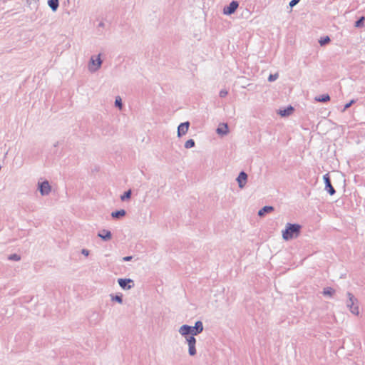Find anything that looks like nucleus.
<instances>
[{
  "mask_svg": "<svg viewBox=\"0 0 365 365\" xmlns=\"http://www.w3.org/2000/svg\"><path fill=\"white\" fill-rule=\"evenodd\" d=\"M110 297L111 301L114 302V294H110Z\"/></svg>",
  "mask_w": 365,
  "mask_h": 365,
  "instance_id": "72a5a7b5",
  "label": "nucleus"
},
{
  "mask_svg": "<svg viewBox=\"0 0 365 365\" xmlns=\"http://www.w3.org/2000/svg\"><path fill=\"white\" fill-rule=\"evenodd\" d=\"M190 123L189 122H185L182 123L179 125L178 128V136L180 138L181 136L185 135L189 129Z\"/></svg>",
  "mask_w": 365,
  "mask_h": 365,
  "instance_id": "1a4fd4ad",
  "label": "nucleus"
},
{
  "mask_svg": "<svg viewBox=\"0 0 365 365\" xmlns=\"http://www.w3.org/2000/svg\"><path fill=\"white\" fill-rule=\"evenodd\" d=\"M110 216L112 217V218H113V219H114V216H115L114 211H113V212L110 213Z\"/></svg>",
  "mask_w": 365,
  "mask_h": 365,
  "instance_id": "f704fd0d",
  "label": "nucleus"
},
{
  "mask_svg": "<svg viewBox=\"0 0 365 365\" xmlns=\"http://www.w3.org/2000/svg\"><path fill=\"white\" fill-rule=\"evenodd\" d=\"M118 283L123 290H130L135 286L134 281L131 279L120 278L118 279Z\"/></svg>",
  "mask_w": 365,
  "mask_h": 365,
  "instance_id": "423d86ee",
  "label": "nucleus"
},
{
  "mask_svg": "<svg viewBox=\"0 0 365 365\" xmlns=\"http://www.w3.org/2000/svg\"><path fill=\"white\" fill-rule=\"evenodd\" d=\"M115 302L121 304L123 302L122 296L121 295H115Z\"/></svg>",
  "mask_w": 365,
  "mask_h": 365,
  "instance_id": "7c9ffc66",
  "label": "nucleus"
},
{
  "mask_svg": "<svg viewBox=\"0 0 365 365\" xmlns=\"http://www.w3.org/2000/svg\"><path fill=\"white\" fill-rule=\"evenodd\" d=\"M195 145V141L192 140V139H190V140H187L185 143V148L186 149H190V148H193L194 146Z\"/></svg>",
  "mask_w": 365,
  "mask_h": 365,
  "instance_id": "412c9836",
  "label": "nucleus"
},
{
  "mask_svg": "<svg viewBox=\"0 0 365 365\" xmlns=\"http://www.w3.org/2000/svg\"><path fill=\"white\" fill-rule=\"evenodd\" d=\"M98 236L101 237L103 240L107 241L111 239L112 233L110 231L102 230L98 233Z\"/></svg>",
  "mask_w": 365,
  "mask_h": 365,
  "instance_id": "4468645a",
  "label": "nucleus"
},
{
  "mask_svg": "<svg viewBox=\"0 0 365 365\" xmlns=\"http://www.w3.org/2000/svg\"><path fill=\"white\" fill-rule=\"evenodd\" d=\"M130 195H131V190H129L126 191L123 195L120 196V199L123 201L129 200L130 197Z\"/></svg>",
  "mask_w": 365,
  "mask_h": 365,
  "instance_id": "4be33fe9",
  "label": "nucleus"
},
{
  "mask_svg": "<svg viewBox=\"0 0 365 365\" xmlns=\"http://www.w3.org/2000/svg\"><path fill=\"white\" fill-rule=\"evenodd\" d=\"M48 5L51 9L53 11H56L59 6V1L58 0H48Z\"/></svg>",
  "mask_w": 365,
  "mask_h": 365,
  "instance_id": "f3484780",
  "label": "nucleus"
},
{
  "mask_svg": "<svg viewBox=\"0 0 365 365\" xmlns=\"http://www.w3.org/2000/svg\"><path fill=\"white\" fill-rule=\"evenodd\" d=\"M335 294V290L331 287H326L323 290V294L326 297H332Z\"/></svg>",
  "mask_w": 365,
  "mask_h": 365,
  "instance_id": "a211bd4d",
  "label": "nucleus"
},
{
  "mask_svg": "<svg viewBox=\"0 0 365 365\" xmlns=\"http://www.w3.org/2000/svg\"><path fill=\"white\" fill-rule=\"evenodd\" d=\"M38 190L42 196H46L51 192V186L48 180L38 182Z\"/></svg>",
  "mask_w": 365,
  "mask_h": 365,
  "instance_id": "20e7f679",
  "label": "nucleus"
},
{
  "mask_svg": "<svg viewBox=\"0 0 365 365\" xmlns=\"http://www.w3.org/2000/svg\"><path fill=\"white\" fill-rule=\"evenodd\" d=\"M238 186L240 189H242L245 187V185L247 182V175L244 171H242L238 175L237 179H236Z\"/></svg>",
  "mask_w": 365,
  "mask_h": 365,
  "instance_id": "6e6552de",
  "label": "nucleus"
},
{
  "mask_svg": "<svg viewBox=\"0 0 365 365\" xmlns=\"http://www.w3.org/2000/svg\"><path fill=\"white\" fill-rule=\"evenodd\" d=\"M279 77L278 73L270 74L268 77V81L270 82L276 81Z\"/></svg>",
  "mask_w": 365,
  "mask_h": 365,
  "instance_id": "a878e982",
  "label": "nucleus"
},
{
  "mask_svg": "<svg viewBox=\"0 0 365 365\" xmlns=\"http://www.w3.org/2000/svg\"><path fill=\"white\" fill-rule=\"evenodd\" d=\"M273 210L274 207L272 206H264L258 211V215L259 217H263L266 213H269Z\"/></svg>",
  "mask_w": 365,
  "mask_h": 365,
  "instance_id": "dca6fc26",
  "label": "nucleus"
},
{
  "mask_svg": "<svg viewBox=\"0 0 365 365\" xmlns=\"http://www.w3.org/2000/svg\"><path fill=\"white\" fill-rule=\"evenodd\" d=\"M323 179H324V183H325V189L327 190V192L331 195H334L335 193V190L331 184V181H330L329 175L328 174L324 175L323 176Z\"/></svg>",
  "mask_w": 365,
  "mask_h": 365,
  "instance_id": "9b49d317",
  "label": "nucleus"
},
{
  "mask_svg": "<svg viewBox=\"0 0 365 365\" xmlns=\"http://www.w3.org/2000/svg\"><path fill=\"white\" fill-rule=\"evenodd\" d=\"M82 254L85 256H88L89 255V251L88 250H86V249H83L82 250Z\"/></svg>",
  "mask_w": 365,
  "mask_h": 365,
  "instance_id": "2f4dec72",
  "label": "nucleus"
},
{
  "mask_svg": "<svg viewBox=\"0 0 365 365\" xmlns=\"http://www.w3.org/2000/svg\"><path fill=\"white\" fill-rule=\"evenodd\" d=\"M8 259L13 261H19L21 259V257L17 254H12L9 256Z\"/></svg>",
  "mask_w": 365,
  "mask_h": 365,
  "instance_id": "5701e85b",
  "label": "nucleus"
},
{
  "mask_svg": "<svg viewBox=\"0 0 365 365\" xmlns=\"http://www.w3.org/2000/svg\"><path fill=\"white\" fill-rule=\"evenodd\" d=\"M314 100L318 102H327L330 100V97L328 94H323L319 96L315 97Z\"/></svg>",
  "mask_w": 365,
  "mask_h": 365,
  "instance_id": "6ab92c4d",
  "label": "nucleus"
},
{
  "mask_svg": "<svg viewBox=\"0 0 365 365\" xmlns=\"http://www.w3.org/2000/svg\"><path fill=\"white\" fill-rule=\"evenodd\" d=\"M239 6V3L237 1H232L229 5L223 8V14L230 16L233 14Z\"/></svg>",
  "mask_w": 365,
  "mask_h": 365,
  "instance_id": "0eeeda50",
  "label": "nucleus"
},
{
  "mask_svg": "<svg viewBox=\"0 0 365 365\" xmlns=\"http://www.w3.org/2000/svg\"><path fill=\"white\" fill-rule=\"evenodd\" d=\"M300 0H292L290 2H289V6L291 7H293L295 5H297L299 2Z\"/></svg>",
  "mask_w": 365,
  "mask_h": 365,
  "instance_id": "c756f323",
  "label": "nucleus"
},
{
  "mask_svg": "<svg viewBox=\"0 0 365 365\" xmlns=\"http://www.w3.org/2000/svg\"><path fill=\"white\" fill-rule=\"evenodd\" d=\"M294 108L292 106H288L284 109H279L277 113L282 117H287L293 113Z\"/></svg>",
  "mask_w": 365,
  "mask_h": 365,
  "instance_id": "2eb2a0df",
  "label": "nucleus"
},
{
  "mask_svg": "<svg viewBox=\"0 0 365 365\" xmlns=\"http://www.w3.org/2000/svg\"><path fill=\"white\" fill-rule=\"evenodd\" d=\"M186 342L188 345L189 355L191 356H194L197 353V350H196V347H195V344H196L195 338L192 336H187Z\"/></svg>",
  "mask_w": 365,
  "mask_h": 365,
  "instance_id": "39448f33",
  "label": "nucleus"
},
{
  "mask_svg": "<svg viewBox=\"0 0 365 365\" xmlns=\"http://www.w3.org/2000/svg\"><path fill=\"white\" fill-rule=\"evenodd\" d=\"M216 132L220 135H226L228 132V126L227 123H221L218 125Z\"/></svg>",
  "mask_w": 365,
  "mask_h": 365,
  "instance_id": "ddd939ff",
  "label": "nucleus"
},
{
  "mask_svg": "<svg viewBox=\"0 0 365 365\" xmlns=\"http://www.w3.org/2000/svg\"><path fill=\"white\" fill-rule=\"evenodd\" d=\"M301 225L299 224L287 223L285 229L282 231L283 240L289 241L298 237L300 234Z\"/></svg>",
  "mask_w": 365,
  "mask_h": 365,
  "instance_id": "f257e3e1",
  "label": "nucleus"
},
{
  "mask_svg": "<svg viewBox=\"0 0 365 365\" xmlns=\"http://www.w3.org/2000/svg\"><path fill=\"white\" fill-rule=\"evenodd\" d=\"M101 64L102 61L101 59L100 55H98L97 57L93 56H91L88 65V71L91 73H94L100 68Z\"/></svg>",
  "mask_w": 365,
  "mask_h": 365,
  "instance_id": "7ed1b4c3",
  "label": "nucleus"
},
{
  "mask_svg": "<svg viewBox=\"0 0 365 365\" xmlns=\"http://www.w3.org/2000/svg\"><path fill=\"white\" fill-rule=\"evenodd\" d=\"M203 331V324L200 321L195 322L194 327H191V336H194Z\"/></svg>",
  "mask_w": 365,
  "mask_h": 365,
  "instance_id": "9d476101",
  "label": "nucleus"
},
{
  "mask_svg": "<svg viewBox=\"0 0 365 365\" xmlns=\"http://www.w3.org/2000/svg\"><path fill=\"white\" fill-rule=\"evenodd\" d=\"M58 145V143H56V144H54V146L56 147Z\"/></svg>",
  "mask_w": 365,
  "mask_h": 365,
  "instance_id": "c9c22d12",
  "label": "nucleus"
},
{
  "mask_svg": "<svg viewBox=\"0 0 365 365\" xmlns=\"http://www.w3.org/2000/svg\"><path fill=\"white\" fill-rule=\"evenodd\" d=\"M125 215V211L124 210H120L115 212V218H120Z\"/></svg>",
  "mask_w": 365,
  "mask_h": 365,
  "instance_id": "393cba45",
  "label": "nucleus"
},
{
  "mask_svg": "<svg viewBox=\"0 0 365 365\" xmlns=\"http://www.w3.org/2000/svg\"><path fill=\"white\" fill-rule=\"evenodd\" d=\"M228 92L227 90H221L219 93V96L221 97V98H224L227 95Z\"/></svg>",
  "mask_w": 365,
  "mask_h": 365,
  "instance_id": "c85d7f7f",
  "label": "nucleus"
},
{
  "mask_svg": "<svg viewBox=\"0 0 365 365\" xmlns=\"http://www.w3.org/2000/svg\"><path fill=\"white\" fill-rule=\"evenodd\" d=\"M178 332L180 335L185 336V338L187 336H190L189 335H191V327L184 324L179 328Z\"/></svg>",
  "mask_w": 365,
  "mask_h": 365,
  "instance_id": "f8f14e48",
  "label": "nucleus"
},
{
  "mask_svg": "<svg viewBox=\"0 0 365 365\" xmlns=\"http://www.w3.org/2000/svg\"><path fill=\"white\" fill-rule=\"evenodd\" d=\"M355 103V101L354 100H351L350 102H349L348 103H346L343 110H342V112H344L346 109H348L353 103Z\"/></svg>",
  "mask_w": 365,
  "mask_h": 365,
  "instance_id": "cd10ccee",
  "label": "nucleus"
},
{
  "mask_svg": "<svg viewBox=\"0 0 365 365\" xmlns=\"http://www.w3.org/2000/svg\"><path fill=\"white\" fill-rule=\"evenodd\" d=\"M132 258H133V257H132V256H127V257H124L123 258V261H130V260H131V259H132Z\"/></svg>",
  "mask_w": 365,
  "mask_h": 365,
  "instance_id": "473e14b6",
  "label": "nucleus"
},
{
  "mask_svg": "<svg viewBox=\"0 0 365 365\" xmlns=\"http://www.w3.org/2000/svg\"><path fill=\"white\" fill-rule=\"evenodd\" d=\"M348 300L346 302L347 308L349 309L351 314L354 315H359V309L358 305V300L356 298L354 297V296L348 292L347 293Z\"/></svg>",
  "mask_w": 365,
  "mask_h": 365,
  "instance_id": "f03ea898",
  "label": "nucleus"
},
{
  "mask_svg": "<svg viewBox=\"0 0 365 365\" xmlns=\"http://www.w3.org/2000/svg\"><path fill=\"white\" fill-rule=\"evenodd\" d=\"M115 106L118 107L120 110L123 108L121 98L120 96L115 97Z\"/></svg>",
  "mask_w": 365,
  "mask_h": 365,
  "instance_id": "b1692460",
  "label": "nucleus"
},
{
  "mask_svg": "<svg viewBox=\"0 0 365 365\" xmlns=\"http://www.w3.org/2000/svg\"><path fill=\"white\" fill-rule=\"evenodd\" d=\"M365 17L361 16L358 21L355 22L354 26L356 28H362L364 26Z\"/></svg>",
  "mask_w": 365,
  "mask_h": 365,
  "instance_id": "aec40b11",
  "label": "nucleus"
},
{
  "mask_svg": "<svg viewBox=\"0 0 365 365\" xmlns=\"http://www.w3.org/2000/svg\"><path fill=\"white\" fill-rule=\"evenodd\" d=\"M329 41H330V38L328 36H327L326 38H324L323 39H321L319 41V43H320L321 46H324L326 43H329Z\"/></svg>",
  "mask_w": 365,
  "mask_h": 365,
  "instance_id": "bb28decb",
  "label": "nucleus"
}]
</instances>
